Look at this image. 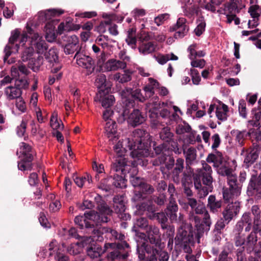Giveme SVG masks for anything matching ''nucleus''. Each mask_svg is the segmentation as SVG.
<instances>
[{"mask_svg":"<svg viewBox=\"0 0 261 261\" xmlns=\"http://www.w3.org/2000/svg\"><path fill=\"white\" fill-rule=\"evenodd\" d=\"M151 137L148 132L144 129H136L133 132V136L127 140V147L132 150L131 155L134 160L132 165H128L125 159H119L111 164V172H119L125 178L128 176L129 181L135 188H139L145 181L144 178L137 175V166H146L147 160L145 158L150 154Z\"/></svg>","mask_w":261,"mask_h":261,"instance_id":"obj_1","label":"nucleus"},{"mask_svg":"<svg viewBox=\"0 0 261 261\" xmlns=\"http://www.w3.org/2000/svg\"><path fill=\"white\" fill-rule=\"evenodd\" d=\"M136 213L140 215L145 214L151 220L156 221L161 225L162 228H174L170 226V223L177 221L178 206L174 202H170L165 210V212H156L158 207L150 200H144L136 203Z\"/></svg>","mask_w":261,"mask_h":261,"instance_id":"obj_2","label":"nucleus"},{"mask_svg":"<svg viewBox=\"0 0 261 261\" xmlns=\"http://www.w3.org/2000/svg\"><path fill=\"white\" fill-rule=\"evenodd\" d=\"M94 199L99 213L90 211L83 215L77 216L74 219V222L80 228H84V227L85 228H92L95 226H102L110 220L113 211L100 195H97Z\"/></svg>","mask_w":261,"mask_h":261,"instance_id":"obj_3","label":"nucleus"},{"mask_svg":"<svg viewBox=\"0 0 261 261\" xmlns=\"http://www.w3.org/2000/svg\"><path fill=\"white\" fill-rule=\"evenodd\" d=\"M202 167L197 173H195L191 167L186 168L182 173V177H180L182 186L191 185L193 187V179L194 187L198 191L200 198L205 197L208 193L207 188L202 186L201 181L204 185L212 187L213 179L212 177V169L211 166L204 162Z\"/></svg>","mask_w":261,"mask_h":261,"instance_id":"obj_4","label":"nucleus"},{"mask_svg":"<svg viewBox=\"0 0 261 261\" xmlns=\"http://www.w3.org/2000/svg\"><path fill=\"white\" fill-rule=\"evenodd\" d=\"M148 236L149 244L143 243L140 246L137 245L139 259L142 261H168V253L161 248L160 236H154L151 231L148 232Z\"/></svg>","mask_w":261,"mask_h":261,"instance_id":"obj_5","label":"nucleus"},{"mask_svg":"<svg viewBox=\"0 0 261 261\" xmlns=\"http://www.w3.org/2000/svg\"><path fill=\"white\" fill-rule=\"evenodd\" d=\"M102 234L100 229H93L92 236L84 237L82 239L83 248L92 258H98L106 252V249H102L99 244V242L103 240Z\"/></svg>","mask_w":261,"mask_h":261,"instance_id":"obj_6","label":"nucleus"},{"mask_svg":"<svg viewBox=\"0 0 261 261\" xmlns=\"http://www.w3.org/2000/svg\"><path fill=\"white\" fill-rule=\"evenodd\" d=\"M178 229L179 232L177 234L175 240L180 245V247L187 254H190L192 252V246L194 245V239L197 243H200V239L202 234L199 231L201 229H196L197 231H194L193 229Z\"/></svg>","mask_w":261,"mask_h":261,"instance_id":"obj_7","label":"nucleus"},{"mask_svg":"<svg viewBox=\"0 0 261 261\" xmlns=\"http://www.w3.org/2000/svg\"><path fill=\"white\" fill-rule=\"evenodd\" d=\"M206 161L208 163H213V166L216 168L218 174L222 176H226L227 179L236 174L233 173L229 163L224 159L220 151H216V153H209Z\"/></svg>","mask_w":261,"mask_h":261,"instance_id":"obj_8","label":"nucleus"},{"mask_svg":"<svg viewBox=\"0 0 261 261\" xmlns=\"http://www.w3.org/2000/svg\"><path fill=\"white\" fill-rule=\"evenodd\" d=\"M111 175L102 179L98 185V188L106 192L113 190L114 188H124L126 187L127 180L119 172H111Z\"/></svg>","mask_w":261,"mask_h":261,"instance_id":"obj_9","label":"nucleus"},{"mask_svg":"<svg viewBox=\"0 0 261 261\" xmlns=\"http://www.w3.org/2000/svg\"><path fill=\"white\" fill-rule=\"evenodd\" d=\"M106 251L108 249L112 250L107 254L108 260L114 261L116 259H126L128 256L129 245L125 241L120 243H106L104 246Z\"/></svg>","mask_w":261,"mask_h":261,"instance_id":"obj_10","label":"nucleus"},{"mask_svg":"<svg viewBox=\"0 0 261 261\" xmlns=\"http://www.w3.org/2000/svg\"><path fill=\"white\" fill-rule=\"evenodd\" d=\"M20 146L21 159L18 162V168L22 171H31L33 166L34 151L32 147L26 143L21 142Z\"/></svg>","mask_w":261,"mask_h":261,"instance_id":"obj_11","label":"nucleus"},{"mask_svg":"<svg viewBox=\"0 0 261 261\" xmlns=\"http://www.w3.org/2000/svg\"><path fill=\"white\" fill-rule=\"evenodd\" d=\"M227 182L229 187L223 189V197L226 202H230L240 195L242 185L238 182L236 174L227 178Z\"/></svg>","mask_w":261,"mask_h":261,"instance_id":"obj_12","label":"nucleus"},{"mask_svg":"<svg viewBox=\"0 0 261 261\" xmlns=\"http://www.w3.org/2000/svg\"><path fill=\"white\" fill-rule=\"evenodd\" d=\"M20 32L18 29H16L11 32V35L9 39V42L4 48L5 56L4 62H8L9 64L12 63L8 60L9 57L12 53L18 52L19 48V43H17L18 39L20 37Z\"/></svg>","mask_w":261,"mask_h":261,"instance_id":"obj_13","label":"nucleus"},{"mask_svg":"<svg viewBox=\"0 0 261 261\" xmlns=\"http://www.w3.org/2000/svg\"><path fill=\"white\" fill-rule=\"evenodd\" d=\"M159 137L163 143H167L171 147V149L175 154L181 153V149L179 148L178 142L174 138V134L169 127L166 126L162 128L159 133Z\"/></svg>","mask_w":261,"mask_h":261,"instance_id":"obj_14","label":"nucleus"},{"mask_svg":"<svg viewBox=\"0 0 261 261\" xmlns=\"http://www.w3.org/2000/svg\"><path fill=\"white\" fill-rule=\"evenodd\" d=\"M260 151L261 147L256 143H253L248 149L243 148L241 155L245 154L244 164L246 168H249L257 161Z\"/></svg>","mask_w":261,"mask_h":261,"instance_id":"obj_15","label":"nucleus"},{"mask_svg":"<svg viewBox=\"0 0 261 261\" xmlns=\"http://www.w3.org/2000/svg\"><path fill=\"white\" fill-rule=\"evenodd\" d=\"M123 195H116L113 198V208L115 213L118 215L120 219L130 220V216L125 212L126 206Z\"/></svg>","mask_w":261,"mask_h":261,"instance_id":"obj_16","label":"nucleus"},{"mask_svg":"<svg viewBox=\"0 0 261 261\" xmlns=\"http://www.w3.org/2000/svg\"><path fill=\"white\" fill-rule=\"evenodd\" d=\"M247 194L249 196H261V178L257 173L251 174L247 188Z\"/></svg>","mask_w":261,"mask_h":261,"instance_id":"obj_17","label":"nucleus"},{"mask_svg":"<svg viewBox=\"0 0 261 261\" xmlns=\"http://www.w3.org/2000/svg\"><path fill=\"white\" fill-rule=\"evenodd\" d=\"M75 58L79 66L86 69L90 73L94 71L95 67V62L91 57L76 53L74 57V59Z\"/></svg>","mask_w":261,"mask_h":261,"instance_id":"obj_18","label":"nucleus"},{"mask_svg":"<svg viewBox=\"0 0 261 261\" xmlns=\"http://www.w3.org/2000/svg\"><path fill=\"white\" fill-rule=\"evenodd\" d=\"M186 18H179L176 23L170 28V31H175L174 37L175 39L182 38L188 34L189 30V27L186 24Z\"/></svg>","mask_w":261,"mask_h":261,"instance_id":"obj_19","label":"nucleus"},{"mask_svg":"<svg viewBox=\"0 0 261 261\" xmlns=\"http://www.w3.org/2000/svg\"><path fill=\"white\" fill-rule=\"evenodd\" d=\"M67 38V43L64 47V53L66 55L72 54L74 53H80L81 49V46L79 43L78 37L73 35L71 36H66Z\"/></svg>","mask_w":261,"mask_h":261,"instance_id":"obj_20","label":"nucleus"},{"mask_svg":"<svg viewBox=\"0 0 261 261\" xmlns=\"http://www.w3.org/2000/svg\"><path fill=\"white\" fill-rule=\"evenodd\" d=\"M147 115L139 109H134L127 118V122L132 127H136L143 124L146 120Z\"/></svg>","mask_w":261,"mask_h":261,"instance_id":"obj_21","label":"nucleus"},{"mask_svg":"<svg viewBox=\"0 0 261 261\" xmlns=\"http://www.w3.org/2000/svg\"><path fill=\"white\" fill-rule=\"evenodd\" d=\"M184 160L182 158H178L174 167L171 170V175L174 182L178 184L180 181V174L183 172L184 169Z\"/></svg>","mask_w":261,"mask_h":261,"instance_id":"obj_22","label":"nucleus"},{"mask_svg":"<svg viewBox=\"0 0 261 261\" xmlns=\"http://www.w3.org/2000/svg\"><path fill=\"white\" fill-rule=\"evenodd\" d=\"M239 203L235 202L228 204L222 212L223 218L226 221L232 220L233 217L236 216L240 211Z\"/></svg>","mask_w":261,"mask_h":261,"instance_id":"obj_23","label":"nucleus"},{"mask_svg":"<svg viewBox=\"0 0 261 261\" xmlns=\"http://www.w3.org/2000/svg\"><path fill=\"white\" fill-rule=\"evenodd\" d=\"M116 124L115 122H108L106 126V135L109 138V144L114 145L119 140V136L116 129Z\"/></svg>","mask_w":261,"mask_h":261,"instance_id":"obj_24","label":"nucleus"},{"mask_svg":"<svg viewBox=\"0 0 261 261\" xmlns=\"http://www.w3.org/2000/svg\"><path fill=\"white\" fill-rule=\"evenodd\" d=\"M257 233L261 234V229H254V232H251L247 238L245 247L248 253H250L252 251H254L255 246L257 244V237L256 236V233Z\"/></svg>","mask_w":261,"mask_h":261,"instance_id":"obj_25","label":"nucleus"},{"mask_svg":"<svg viewBox=\"0 0 261 261\" xmlns=\"http://www.w3.org/2000/svg\"><path fill=\"white\" fill-rule=\"evenodd\" d=\"M183 153L185 155L187 168L197 162V151L194 147H190L187 150L184 149Z\"/></svg>","mask_w":261,"mask_h":261,"instance_id":"obj_26","label":"nucleus"},{"mask_svg":"<svg viewBox=\"0 0 261 261\" xmlns=\"http://www.w3.org/2000/svg\"><path fill=\"white\" fill-rule=\"evenodd\" d=\"M126 63L114 59H109L105 64V68L107 71H115L119 69H124Z\"/></svg>","mask_w":261,"mask_h":261,"instance_id":"obj_27","label":"nucleus"},{"mask_svg":"<svg viewBox=\"0 0 261 261\" xmlns=\"http://www.w3.org/2000/svg\"><path fill=\"white\" fill-rule=\"evenodd\" d=\"M99 95V101L102 107L105 109L111 108L115 101L114 95L109 92L100 93Z\"/></svg>","mask_w":261,"mask_h":261,"instance_id":"obj_28","label":"nucleus"},{"mask_svg":"<svg viewBox=\"0 0 261 261\" xmlns=\"http://www.w3.org/2000/svg\"><path fill=\"white\" fill-rule=\"evenodd\" d=\"M95 84L99 89V93L109 92L110 90L109 85L107 83V79L105 74H101L98 75L96 80Z\"/></svg>","mask_w":261,"mask_h":261,"instance_id":"obj_29","label":"nucleus"},{"mask_svg":"<svg viewBox=\"0 0 261 261\" xmlns=\"http://www.w3.org/2000/svg\"><path fill=\"white\" fill-rule=\"evenodd\" d=\"M195 213L197 214H204V217L203 218V222L206 226L210 227L211 222L210 220V216L207 211L206 210L204 204L200 201H198V203L194 209Z\"/></svg>","mask_w":261,"mask_h":261,"instance_id":"obj_30","label":"nucleus"},{"mask_svg":"<svg viewBox=\"0 0 261 261\" xmlns=\"http://www.w3.org/2000/svg\"><path fill=\"white\" fill-rule=\"evenodd\" d=\"M166 143H162L158 145H156L155 143H153V148L156 154L163 153V155H169L172 154L173 150L171 149V147Z\"/></svg>","mask_w":261,"mask_h":261,"instance_id":"obj_31","label":"nucleus"},{"mask_svg":"<svg viewBox=\"0 0 261 261\" xmlns=\"http://www.w3.org/2000/svg\"><path fill=\"white\" fill-rule=\"evenodd\" d=\"M125 92L122 90L121 92V96L122 97V103L123 108V113H128L129 109L134 108L136 102L134 99L128 95H127L126 93L124 95Z\"/></svg>","mask_w":261,"mask_h":261,"instance_id":"obj_32","label":"nucleus"},{"mask_svg":"<svg viewBox=\"0 0 261 261\" xmlns=\"http://www.w3.org/2000/svg\"><path fill=\"white\" fill-rule=\"evenodd\" d=\"M223 201L221 200H217L216 196L211 195L208 198L207 207L210 211L214 213L218 212L222 205Z\"/></svg>","mask_w":261,"mask_h":261,"instance_id":"obj_33","label":"nucleus"},{"mask_svg":"<svg viewBox=\"0 0 261 261\" xmlns=\"http://www.w3.org/2000/svg\"><path fill=\"white\" fill-rule=\"evenodd\" d=\"M251 113L252 119L248 121V124L253 127H258L261 122V110L254 108Z\"/></svg>","mask_w":261,"mask_h":261,"instance_id":"obj_34","label":"nucleus"},{"mask_svg":"<svg viewBox=\"0 0 261 261\" xmlns=\"http://www.w3.org/2000/svg\"><path fill=\"white\" fill-rule=\"evenodd\" d=\"M5 92L9 100L20 99L22 94L21 90L14 86H8L5 88Z\"/></svg>","mask_w":261,"mask_h":261,"instance_id":"obj_35","label":"nucleus"},{"mask_svg":"<svg viewBox=\"0 0 261 261\" xmlns=\"http://www.w3.org/2000/svg\"><path fill=\"white\" fill-rule=\"evenodd\" d=\"M123 91L125 92L124 95L126 93L127 95H128L134 99V100H138L141 102L144 101V97L143 95L141 93V91L139 89L133 90L130 88H125Z\"/></svg>","mask_w":261,"mask_h":261,"instance_id":"obj_36","label":"nucleus"},{"mask_svg":"<svg viewBox=\"0 0 261 261\" xmlns=\"http://www.w3.org/2000/svg\"><path fill=\"white\" fill-rule=\"evenodd\" d=\"M252 221L250 213H244L241 220L237 223V228H251Z\"/></svg>","mask_w":261,"mask_h":261,"instance_id":"obj_37","label":"nucleus"},{"mask_svg":"<svg viewBox=\"0 0 261 261\" xmlns=\"http://www.w3.org/2000/svg\"><path fill=\"white\" fill-rule=\"evenodd\" d=\"M45 58L49 63V65H54V63L56 64L59 62V57L57 49L50 48L49 50L46 52L44 54Z\"/></svg>","mask_w":261,"mask_h":261,"instance_id":"obj_38","label":"nucleus"},{"mask_svg":"<svg viewBox=\"0 0 261 261\" xmlns=\"http://www.w3.org/2000/svg\"><path fill=\"white\" fill-rule=\"evenodd\" d=\"M155 47V45L152 42H149L139 44L138 49L141 53L146 55L154 52Z\"/></svg>","mask_w":261,"mask_h":261,"instance_id":"obj_39","label":"nucleus"},{"mask_svg":"<svg viewBox=\"0 0 261 261\" xmlns=\"http://www.w3.org/2000/svg\"><path fill=\"white\" fill-rule=\"evenodd\" d=\"M231 134L236 136V140L238 143L243 146L244 145V141L246 137L250 135V133L246 130L240 131L239 130H232L231 131Z\"/></svg>","mask_w":261,"mask_h":261,"instance_id":"obj_40","label":"nucleus"},{"mask_svg":"<svg viewBox=\"0 0 261 261\" xmlns=\"http://www.w3.org/2000/svg\"><path fill=\"white\" fill-rule=\"evenodd\" d=\"M132 72L130 71H124V73H116L114 76V80L121 83H124L130 81L132 79Z\"/></svg>","mask_w":261,"mask_h":261,"instance_id":"obj_41","label":"nucleus"},{"mask_svg":"<svg viewBox=\"0 0 261 261\" xmlns=\"http://www.w3.org/2000/svg\"><path fill=\"white\" fill-rule=\"evenodd\" d=\"M73 179L75 184L79 187H82L86 181L90 183L92 181L91 176L86 174L84 176H79L77 174H74Z\"/></svg>","mask_w":261,"mask_h":261,"instance_id":"obj_42","label":"nucleus"},{"mask_svg":"<svg viewBox=\"0 0 261 261\" xmlns=\"http://www.w3.org/2000/svg\"><path fill=\"white\" fill-rule=\"evenodd\" d=\"M197 25L194 30L197 36H200L205 31L206 23L203 16L199 17L197 20Z\"/></svg>","mask_w":261,"mask_h":261,"instance_id":"obj_43","label":"nucleus"},{"mask_svg":"<svg viewBox=\"0 0 261 261\" xmlns=\"http://www.w3.org/2000/svg\"><path fill=\"white\" fill-rule=\"evenodd\" d=\"M82 241L81 242L72 243L68 247L67 251L70 254L76 255L81 252L83 246L82 245Z\"/></svg>","mask_w":261,"mask_h":261,"instance_id":"obj_44","label":"nucleus"},{"mask_svg":"<svg viewBox=\"0 0 261 261\" xmlns=\"http://www.w3.org/2000/svg\"><path fill=\"white\" fill-rule=\"evenodd\" d=\"M191 126L185 121L179 124L176 127V133L178 135H182L185 133H189L191 132Z\"/></svg>","mask_w":261,"mask_h":261,"instance_id":"obj_45","label":"nucleus"},{"mask_svg":"<svg viewBox=\"0 0 261 261\" xmlns=\"http://www.w3.org/2000/svg\"><path fill=\"white\" fill-rule=\"evenodd\" d=\"M138 189L145 196V195H150L154 191L153 186L148 184L145 180Z\"/></svg>","mask_w":261,"mask_h":261,"instance_id":"obj_46","label":"nucleus"},{"mask_svg":"<svg viewBox=\"0 0 261 261\" xmlns=\"http://www.w3.org/2000/svg\"><path fill=\"white\" fill-rule=\"evenodd\" d=\"M158 107H153L149 111V117L151 119L152 123L157 125L160 123V117L159 112H158Z\"/></svg>","mask_w":261,"mask_h":261,"instance_id":"obj_47","label":"nucleus"},{"mask_svg":"<svg viewBox=\"0 0 261 261\" xmlns=\"http://www.w3.org/2000/svg\"><path fill=\"white\" fill-rule=\"evenodd\" d=\"M238 0H230L229 3L224 4V11H225L227 10L229 14L232 13L233 11L238 9Z\"/></svg>","mask_w":261,"mask_h":261,"instance_id":"obj_48","label":"nucleus"},{"mask_svg":"<svg viewBox=\"0 0 261 261\" xmlns=\"http://www.w3.org/2000/svg\"><path fill=\"white\" fill-rule=\"evenodd\" d=\"M113 149L119 157L123 156L125 152V149L123 146L122 142L119 140L114 145Z\"/></svg>","mask_w":261,"mask_h":261,"instance_id":"obj_49","label":"nucleus"},{"mask_svg":"<svg viewBox=\"0 0 261 261\" xmlns=\"http://www.w3.org/2000/svg\"><path fill=\"white\" fill-rule=\"evenodd\" d=\"M111 23V19H109L108 20L105 21H101L99 25L95 27L94 31L97 32L100 34L104 33L107 31V26L110 25Z\"/></svg>","mask_w":261,"mask_h":261,"instance_id":"obj_50","label":"nucleus"},{"mask_svg":"<svg viewBox=\"0 0 261 261\" xmlns=\"http://www.w3.org/2000/svg\"><path fill=\"white\" fill-rule=\"evenodd\" d=\"M33 45L35 46L36 50L38 54L43 53L47 48V43L44 40H39L34 43Z\"/></svg>","mask_w":261,"mask_h":261,"instance_id":"obj_51","label":"nucleus"},{"mask_svg":"<svg viewBox=\"0 0 261 261\" xmlns=\"http://www.w3.org/2000/svg\"><path fill=\"white\" fill-rule=\"evenodd\" d=\"M14 85L20 90L28 88L29 83L25 77L16 79Z\"/></svg>","mask_w":261,"mask_h":261,"instance_id":"obj_52","label":"nucleus"},{"mask_svg":"<svg viewBox=\"0 0 261 261\" xmlns=\"http://www.w3.org/2000/svg\"><path fill=\"white\" fill-rule=\"evenodd\" d=\"M148 226V222L147 219L141 217L137 220L133 228H136V227H138V228H147Z\"/></svg>","mask_w":261,"mask_h":261,"instance_id":"obj_53","label":"nucleus"},{"mask_svg":"<svg viewBox=\"0 0 261 261\" xmlns=\"http://www.w3.org/2000/svg\"><path fill=\"white\" fill-rule=\"evenodd\" d=\"M33 54V48L32 47L26 48L21 54V60L23 62H26L28 60L31 61L32 57Z\"/></svg>","mask_w":261,"mask_h":261,"instance_id":"obj_54","label":"nucleus"},{"mask_svg":"<svg viewBox=\"0 0 261 261\" xmlns=\"http://www.w3.org/2000/svg\"><path fill=\"white\" fill-rule=\"evenodd\" d=\"M138 39L139 44H140L142 43L150 42V40L152 39V37L148 32H143L138 35Z\"/></svg>","mask_w":261,"mask_h":261,"instance_id":"obj_55","label":"nucleus"},{"mask_svg":"<svg viewBox=\"0 0 261 261\" xmlns=\"http://www.w3.org/2000/svg\"><path fill=\"white\" fill-rule=\"evenodd\" d=\"M190 75L192 77V80L193 84L198 85L201 81V77L199 75V72L197 69H191Z\"/></svg>","mask_w":261,"mask_h":261,"instance_id":"obj_56","label":"nucleus"},{"mask_svg":"<svg viewBox=\"0 0 261 261\" xmlns=\"http://www.w3.org/2000/svg\"><path fill=\"white\" fill-rule=\"evenodd\" d=\"M27 29V33L29 34V38H31L32 39V44L35 42H36L37 40L39 39L40 40V37L38 33H34V30L29 26L26 27Z\"/></svg>","mask_w":261,"mask_h":261,"instance_id":"obj_57","label":"nucleus"},{"mask_svg":"<svg viewBox=\"0 0 261 261\" xmlns=\"http://www.w3.org/2000/svg\"><path fill=\"white\" fill-rule=\"evenodd\" d=\"M31 62L33 63L32 69L36 72L39 69L41 65L42 64L43 58L42 57H38L37 59L32 58Z\"/></svg>","mask_w":261,"mask_h":261,"instance_id":"obj_58","label":"nucleus"},{"mask_svg":"<svg viewBox=\"0 0 261 261\" xmlns=\"http://www.w3.org/2000/svg\"><path fill=\"white\" fill-rule=\"evenodd\" d=\"M237 261H245L246 255L245 252V247H239L236 251Z\"/></svg>","mask_w":261,"mask_h":261,"instance_id":"obj_59","label":"nucleus"},{"mask_svg":"<svg viewBox=\"0 0 261 261\" xmlns=\"http://www.w3.org/2000/svg\"><path fill=\"white\" fill-rule=\"evenodd\" d=\"M246 103L244 100L241 99L239 101V111L240 115L243 118L247 117Z\"/></svg>","mask_w":261,"mask_h":261,"instance_id":"obj_60","label":"nucleus"},{"mask_svg":"<svg viewBox=\"0 0 261 261\" xmlns=\"http://www.w3.org/2000/svg\"><path fill=\"white\" fill-rule=\"evenodd\" d=\"M145 198L146 196H145L142 193H141V192L139 190L135 192L132 200L134 202H137V203H138L144 201Z\"/></svg>","mask_w":261,"mask_h":261,"instance_id":"obj_61","label":"nucleus"},{"mask_svg":"<svg viewBox=\"0 0 261 261\" xmlns=\"http://www.w3.org/2000/svg\"><path fill=\"white\" fill-rule=\"evenodd\" d=\"M172 154H170L169 156V158L167 159L166 158V160H165V162L164 163L165 165L166 168L168 170L170 171L171 170V169L174 167L176 161H175L174 158L171 156Z\"/></svg>","mask_w":261,"mask_h":261,"instance_id":"obj_62","label":"nucleus"},{"mask_svg":"<svg viewBox=\"0 0 261 261\" xmlns=\"http://www.w3.org/2000/svg\"><path fill=\"white\" fill-rule=\"evenodd\" d=\"M169 14L167 13L162 14L158 15L154 18V22L159 26L162 24L165 20L169 18Z\"/></svg>","mask_w":261,"mask_h":261,"instance_id":"obj_63","label":"nucleus"},{"mask_svg":"<svg viewBox=\"0 0 261 261\" xmlns=\"http://www.w3.org/2000/svg\"><path fill=\"white\" fill-rule=\"evenodd\" d=\"M38 175L35 172L31 173L29 176L28 182L31 186H35L38 183Z\"/></svg>","mask_w":261,"mask_h":261,"instance_id":"obj_64","label":"nucleus"}]
</instances>
